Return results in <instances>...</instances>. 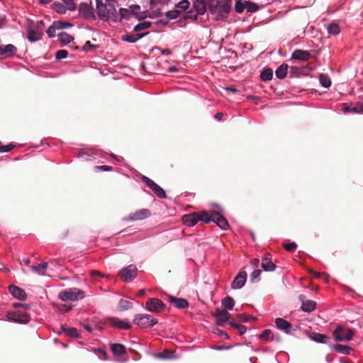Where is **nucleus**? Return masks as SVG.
<instances>
[{
  "instance_id": "f257e3e1",
  "label": "nucleus",
  "mask_w": 363,
  "mask_h": 363,
  "mask_svg": "<svg viewBox=\"0 0 363 363\" xmlns=\"http://www.w3.org/2000/svg\"><path fill=\"white\" fill-rule=\"evenodd\" d=\"M58 296L62 301H74L82 299L84 292L77 288H70L62 291Z\"/></svg>"
},
{
  "instance_id": "f03ea898",
  "label": "nucleus",
  "mask_w": 363,
  "mask_h": 363,
  "mask_svg": "<svg viewBox=\"0 0 363 363\" xmlns=\"http://www.w3.org/2000/svg\"><path fill=\"white\" fill-rule=\"evenodd\" d=\"M133 323L141 328H147L153 327L158 321L151 315L139 313L135 315Z\"/></svg>"
},
{
  "instance_id": "7ed1b4c3",
  "label": "nucleus",
  "mask_w": 363,
  "mask_h": 363,
  "mask_svg": "<svg viewBox=\"0 0 363 363\" xmlns=\"http://www.w3.org/2000/svg\"><path fill=\"white\" fill-rule=\"evenodd\" d=\"M138 274V269L135 265L130 264L121 269L119 273L121 279L125 282L133 280Z\"/></svg>"
},
{
  "instance_id": "20e7f679",
  "label": "nucleus",
  "mask_w": 363,
  "mask_h": 363,
  "mask_svg": "<svg viewBox=\"0 0 363 363\" xmlns=\"http://www.w3.org/2000/svg\"><path fill=\"white\" fill-rule=\"evenodd\" d=\"M353 332L351 330H345L341 326L337 327L333 331V335L337 342L350 341L353 337Z\"/></svg>"
},
{
  "instance_id": "39448f33",
  "label": "nucleus",
  "mask_w": 363,
  "mask_h": 363,
  "mask_svg": "<svg viewBox=\"0 0 363 363\" xmlns=\"http://www.w3.org/2000/svg\"><path fill=\"white\" fill-rule=\"evenodd\" d=\"M79 12L80 15L86 20H96L94 9L90 4L86 2L81 3L79 7Z\"/></svg>"
},
{
  "instance_id": "423d86ee",
  "label": "nucleus",
  "mask_w": 363,
  "mask_h": 363,
  "mask_svg": "<svg viewBox=\"0 0 363 363\" xmlns=\"http://www.w3.org/2000/svg\"><path fill=\"white\" fill-rule=\"evenodd\" d=\"M142 180L147 184V186L151 189L155 195L160 198L164 199L166 198V194L164 189L160 187L158 184H157L154 181L150 179L146 176H142Z\"/></svg>"
},
{
  "instance_id": "0eeeda50",
  "label": "nucleus",
  "mask_w": 363,
  "mask_h": 363,
  "mask_svg": "<svg viewBox=\"0 0 363 363\" xmlns=\"http://www.w3.org/2000/svg\"><path fill=\"white\" fill-rule=\"evenodd\" d=\"M107 3V21L111 19L113 22H120L119 12L116 9V0H106Z\"/></svg>"
},
{
  "instance_id": "6e6552de",
  "label": "nucleus",
  "mask_w": 363,
  "mask_h": 363,
  "mask_svg": "<svg viewBox=\"0 0 363 363\" xmlns=\"http://www.w3.org/2000/svg\"><path fill=\"white\" fill-rule=\"evenodd\" d=\"M164 303L155 298L149 299L145 304V309L152 313H160L164 310Z\"/></svg>"
},
{
  "instance_id": "1a4fd4ad",
  "label": "nucleus",
  "mask_w": 363,
  "mask_h": 363,
  "mask_svg": "<svg viewBox=\"0 0 363 363\" xmlns=\"http://www.w3.org/2000/svg\"><path fill=\"white\" fill-rule=\"evenodd\" d=\"M151 215L150 210L147 208L140 209L135 213L130 214L128 216L123 218L125 221H135V220H142L145 218H147Z\"/></svg>"
},
{
  "instance_id": "9d476101",
  "label": "nucleus",
  "mask_w": 363,
  "mask_h": 363,
  "mask_svg": "<svg viewBox=\"0 0 363 363\" xmlns=\"http://www.w3.org/2000/svg\"><path fill=\"white\" fill-rule=\"evenodd\" d=\"M8 319L18 323H27L30 321V315L26 312L16 311L7 314Z\"/></svg>"
},
{
  "instance_id": "9b49d317",
  "label": "nucleus",
  "mask_w": 363,
  "mask_h": 363,
  "mask_svg": "<svg viewBox=\"0 0 363 363\" xmlns=\"http://www.w3.org/2000/svg\"><path fill=\"white\" fill-rule=\"evenodd\" d=\"M231 9L228 2L218 3L217 5L211 9V11L216 13L219 18H223L230 12Z\"/></svg>"
},
{
  "instance_id": "f8f14e48",
  "label": "nucleus",
  "mask_w": 363,
  "mask_h": 363,
  "mask_svg": "<svg viewBox=\"0 0 363 363\" xmlns=\"http://www.w3.org/2000/svg\"><path fill=\"white\" fill-rule=\"evenodd\" d=\"M213 315L216 317V325L223 326L229 320L230 315L225 309H217Z\"/></svg>"
},
{
  "instance_id": "ddd939ff",
  "label": "nucleus",
  "mask_w": 363,
  "mask_h": 363,
  "mask_svg": "<svg viewBox=\"0 0 363 363\" xmlns=\"http://www.w3.org/2000/svg\"><path fill=\"white\" fill-rule=\"evenodd\" d=\"M96 1V13L99 19L107 21V3H104L102 0Z\"/></svg>"
},
{
  "instance_id": "4468645a",
  "label": "nucleus",
  "mask_w": 363,
  "mask_h": 363,
  "mask_svg": "<svg viewBox=\"0 0 363 363\" xmlns=\"http://www.w3.org/2000/svg\"><path fill=\"white\" fill-rule=\"evenodd\" d=\"M247 273L244 271L239 272L231 283L233 289H240L245 284Z\"/></svg>"
},
{
  "instance_id": "2eb2a0df",
  "label": "nucleus",
  "mask_w": 363,
  "mask_h": 363,
  "mask_svg": "<svg viewBox=\"0 0 363 363\" xmlns=\"http://www.w3.org/2000/svg\"><path fill=\"white\" fill-rule=\"evenodd\" d=\"M261 267L265 272H273L276 269V265L272 262V255L266 253L262 259Z\"/></svg>"
},
{
  "instance_id": "dca6fc26",
  "label": "nucleus",
  "mask_w": 363,
  "mask_h": 363,
  "mask_svg": "<svg viewBox=\"0 0 363 363\" xmlns=\"http://www.w3.org/2000/svg\"><path fill=\"white\" fill-rule=\"evenodd\" d=\"M213 222L222 230H227L229 227L227 220L218 212H213Z\"/></svg>"
},
{
  "instance_id": "f3484780",
  "label": "nucleus",
  "mask_w": 363,
  "mask_h": 363,
  "mask_svg": "<svg viewBox=\"0 0 363 363\" xmlns=\"http://www.w3.org/2000/svg\"><path fill=\"white\" fill-rule=\"evenodd\" d=\"M311 55V52L308 50L296 49L292 52L291 59L306 62L310 59Z\"/></svg>"
},
{
  "instance_id": "a211bd4d",
  "label": "nucleus",
  "mask_w": 363,
  "mask_h": 363,
  "mask_svg": "<svg viewBox=\"0 0 363 363\" xmlns=\"http://www.w3.org/2000/svg\"><path fill=\"white\" fill-rule=\"evenodd\" d=\"M109 323L112 326L119 329L128 330L131 328V324L129 322L118 318H109Z\"/></svg>"
},
{
  "instance_id": "6ab92c4d",
  "label": "nucleus",
  "mask_w": 363,
  "mask_h": 363,
  "mask_svg": "<svg viewBox=\"0 0 363 363\" xmlns=\"http://www.w3.org/2000/svg\"><path fill=\"white\" fill-rule=\"evenodd\" d=\"M9 291L13 297L18 298V300L24 301L26 299V294L25 291L16 286H9Z\"/></svg>"
},
{
  "instance_id": "aec40b11",
  "label": "nucleus",
  "mask_w": 363,
  "mask_h": 363,
  "mask_svg": "<svg viewBox=\"0 0 363 363\" xmlns=\"http://www.w3.org/2000/svg\"><path fill=\"white\" fill-rule=\"evenodd\" d=\"M275 324L279 330L289 334L291 329V324L284 318H278L275 320Z\"/></svg>"
},
{
  "instance_id": "412c9836",
  "label": "nucleus",
  "mask_w": 363,
  "mask_h": 363,
  "mask_svg": "<svg viewBox=\"0 0 363 363\" xmlns=\"http://www.w3.org/2000/svg\"><path fill=\"white\" fill-rule=\"evenodd\" d=\"M182 221L184 225L188 227H192L195 225L199 221L198 213H191L184 215L182 218Z\"/></svg>"
},
{
  "instance_id": "4be33fe9",
  "label": "nucleus",
  "mask_w": 363,
  "mask_h": 363,
  "mask_svg": "<svg viewBox=\"0 0 363 363\" xmlns=\"http://www.w3.org/2000/svg\"><path fill=\"white\" fill-rule=\"evenodd\" d=\"M147 34V33L125 34L121 36V40L125 42L133 43L138 41Z\"/></svg>"
},
{
  "instance_id": "5701e85b",
  "label": "nucleus",
  "mask_w": 363,
  "mask_h": 363,
  "mask_svg": "<svg viewBox=\"0 0 363 363\" xmlns=\"http://www.w3.org/2000/svg\"><path fill=\"white\" fill-rule=\"evenodd\" d=\"M169 301L176 308H179V309L186 308L189 306L188 301L184 298L169 296Z\"/></svg>"
},
{
  "instance_id": "b1692460",
  "label": "nucleus",
  "mask_w": 363,
  "mask_h": 363,
  "mask_svg": "<svg viewBox=\"0 0 363 363\" xmlns=\"http://www.w3.org/2000/svg\"><path fill=\"white\" fill-rule=\"evenodd\" d=\"M16 51V48L11 44L0 45V54L5 55L6 57H10L13 55Z\"/></svg>"
},
{
  "instance_id": "393cba45",
  "label": "nucleus",
  "mask_w": 363,
  "mask_h": 363,
  "mask_svg": "<svg viewBox=\"0 0 363 363\" xmlns=\"http://www.w3.org/2000/svg\"><path fill=\"white\" fill-rule=\"evenodd\" d=\"M193 6L197 14L202 15L206 12L205 0H194Z\"/></svg>"
},
{
  "instance_id": "a878e982",
  "label": "nucleus",
  "mask_w": 363,
  "mask_h": 363,
  "mask_svg": "<svg viewBox=\"0 0 363 363\" xmlns=\"http://www.w3.org/2000/svg\"><path fill=\"white\" fill-rule=\"evenodd\" d=\"M111 352L117 356L123 355L126 352L125 347L123 345L114 343L111 345Z\"/></svg>"
},
{
  "instance_id": "bb28decb",
  "label": "nucleus",
  "mask_w": 363,
  "mask_h": 363,
  "mask_svg": "<svg viewBox=\"0 0 363 363\" xmlns=\"http://www.w3.org/2000/svg\"><path fill=\"white\" fill-rule=\"evenodd\" d=\"M316 303L312 300H307L303 301L301 305V310L304 312L310 313L315 309Z\"/></svg>"
},
{
  "instance_id": "cd10ccee",
  "label": "nucleus",
  "mask_w": 363,
  "mask_h": 363,
  "mask_svg": "<svg viewBox=\"0 0 363 363\" xmlns=\"http://www.w3.org/2000/svg\"><path fill=\"white\" fill-rule=\"evenodd\" d=\"M43 35V33L40 31L34 30L31 28H29L28 30V39L30 42H36L41 39Z\"/></svg>"
},
{
  "instance_id": "c85d7f7f",
  "label": "nucleus",
  "mask_w": 363,
  "mask_h": 363,
  "mask_svg": "<svg viewBox=\"0 0 363 363\" xmlns=\"http://www.w3.org/2000/svg\"><path fill=\"white\" fill-rule=\"evenodd\" d=\"M288 71V65L286 64H282L279 66L275 71L276 77L278 79H282L286 77Z\"/></svg>"
},
{
  "instance_id": "c756f323",
  "label": "nucleus",
  "mask_w": 363,
  "mask_h": 363,
  "mask_svg": "<svg viewBox=\"0 0 363 363\" xmlns=\"http://www.w3.org/2000/svg\"><path fill=\"white\" fill-rule=\"evenodd\" d=\"M345 111L363 114V99L362 100H360L354 107H352V108H350L349 106L345 107Z\"/></svg>"
},
{
  "instance_id": "7c9ffc66",
  "label": "nucleus",
  "mask_w": 363,
  "mask_h": 363,
  "mask_svg": "<svg viewBox=\"0 0 363 363\" xmlns=\"http://www.w3.org/2000/svg\"><path fill=\"white\" fill-rule=\"evenodd\" d=\"M61 332H63L67 336L72 337H78L79 336V333L75 328H67L64 325H62Z\"/></svg>"
},
{
  "instance_id": "2f4dec72",
  "label": "nucleus",
  "mask_w": 363,
  "mask_h": 363,
  "mask_svg": "<svg viewBox=\"0 0 363 363\" xmlns=\"http://www.w3.org/2000/svg\"><path fill=\"white\" fill-rule=\"evenodd\" d=\"M52 8L57 13L60 14H65L67 11H69V9L65 6V4L59 1H55L52 4Z\"/></svg>"
},
{
  "instance_id": "473e14b6",
  "label": "nucleus",
  "mask_w": 363,
  "mask_h": 363,
  "mask_svg": "<svg viewBox=\"0 0 363 363\" xmlns=\"http://www.w3.org/2000/svg\"><path fill=\"white\" fill-rule=\"evenodd\" d=\"M213 212L208 213L206 211H202L199 215V220L203 221L205 223L213 221Z\"/></svg>"
},
{
  "instance_id": "72a5a7b5",
  "label": "nucleus",
  "mask_w": 363,
  "mask_h": 363,
  "mask_svg": "<svg viewBox=\"0 0 363 363\" xmlns=\"http://www.w3.org/2000/svg\"><path fill=\"white\" fill-rule=\"evenodd\" d=\"M311 338L313 341L320 343H326L329 340V337L327 335L320 333H313Z\"/></svg>"
},
{
  "instance_id": "f704fd0d",
  "label": "nucleus",
  "mask_w": 363,
  "mask_h": 363,
  "mask_svg": "<svg viewBox=\"0 0 363 363\" xmlns=\"http://www.w3.org/2000/svg\"><path fill=\"white\" fill-rule=\"evenodd\" d=\"M57 35L60 41L65 45L71 43L74 40V38L71 35L65 32H60Z\"/></svg>"
},
{
  "instance_id": "c9c22d12",
  "label": "nucleus",
  "mask_w": 363,
  "mask_h": 363,
  "mask_svg": "<svg viewBox=\"0 0 363 363\" xmlns=\"http://www.w3.org/2000/svg\"><path fill=\"white\" fill-rule=\"evenodd\" d=\"M48 268V263L43 262L35 266H32L31 269L39 275H45L44 271Z\"/></svg>"
},
{
  "instance_id": "e433bc0d",
  "label": "nucleus",
  "mask_w": 363,
  "mask_h": 363,
  "mask_svg": "<svg viewBox=\"0 0 363 363\" xmlns=\"http://www.w3.org/2000/svg\"><path fill=\"white\" fill-rule=\"evenodd\" d=\"M273 71L270 68L264 69L262 71L260 78L262 81L267 82L272 79Z\"/></svg>"
},
{
  "instance_id": "4c0bfd02",
  "label": "nucleus",
  "mask_w": 363,
  "mask_h": 363,
  "mask_svg": "<svg viewBox=\"0 0 363 363\" xmlns=\"http://www.w3.org/2000/svg\"><path fill=\"white\" fill-rule=\"evenodd\" d=\"M118 17L120 18L121 22L122 19H129L134 16L132 15L128 8H121L119 9Z\"/></svg>"
},
{
  "instance_id": "58836bf2",
  "label": "nucleus",
  "mask_w": 363,
  "mask_h": 363,
  "mask_svg": "<svg viewBox=\"0 0 363 363\" xmlns=\"http://www.w3.org/2000/svg\"><path fill=\"white\" fill-rule=\"evenodd\" d=\"M319 82L322 86L328 88L331 85V80L330 77L325 74H320L319 75Z\"/></svg>"
},
{
  "instance_id": "ea45409f",
  "label": "nucleus",
  "mask_w": 363,
  "mask_h": 363,
  "mask_svg": "<svg viewBox=\"0 0 363 363\" xmlns=\"http://www.w3.org/2000/svg\"><path fill=\"white\" fill-rule=\"evenodd\" d=\"M222 305L226 308V309H228V310H231L233 308L234 306H235V301L233 300V298H231L230 296H226L225 297L222 301Z\"/></svg>"
},
{
  "instance_id": "a19ab883",
  "label": "nucleus",
  "mask_w": 363,
  "mask_h": 363,
  "mask_svg": "<svg viewBox=\"0 0 363 363\" xmlns=\"http://www.w3.org/2000/svg\"><path fill=\"white\" fill-rule=\"evenodd\" d=\"M327 31L331 35H337L340 32V28L337 23H331L328 26Z\"/></svg>"
},
{
  "instance_id": "79ce46f5",
  "label": "nucleus",
  "mask_w": 363,
  "mask_h": 363,
  "mask_svg": "<svg viewBox=\"0 0 363 363\" xmlns=\"http://www.w3.org/2000/svg\"><path fill=\"white\" fill-rule=\"evenodd\" d=\"M334 348L337 352H339L345 354H349L352 351V348L350 347L342 345L340 344L335 345Z\"/></svg>"
},
{
  "instance_id": "37998d69",
  "label": "nucleus",
  "mask_w": 363,
  "mask_h": 363,
  "mask_svg": "<svg viewBox=\"0 0 363 363\" xmlns=\"http://www.w3.org/2000/svg\"><path fill=\"white\" fill-rule=\"evenodd\" d=\"M155 357L162 359H169L174 358V353L168 350H164L162 352L155 354Z\"/></svg>"
},
{
  "instance_id": "c03bdc74",
  "label": "nucleus",
  "mask_w": 363,
  "mask_h": 363,
  "mask_svg": "<svg viewBox=\"0 0 363 363\" xmlns=\"http://www.w3.org/2000/svg\"><path fill=\"white\" fill-rule=\"evenodd\" d=\"M151 23L149 21H143L141 23H138L135 26L133 30L135 32H138L143 30L147 29L150 27Z\"/></svg>"
},
{
  "instance_id": "a18cd8bd",
  "label": "nucleus",
  "mask_w": 363,
  "mask_h": 363,
  "mask_svg": "<svg viewBox=\"0 0 363 363\" xmlns=\"http://www.w3.org/2000/svg\"><path fill=\"white\" fill-rule=\"evenodd\" d=\"M189 5L190 3L188 0H182L176 5V7L180 12H183L189 9Z\"/></svg>"
},
{
  "instance_id": "49530a36",
  "label": "nucleus",
  "mask_w": 363,
  "mask_h": 363,
  "mask_svg": "<svg viewBox=\"0 0 363 363\" xmlns=\"http://www.w3.org/2000/svg\"><path fill=\"white\" fill-rule=\"evenodd\" d=\"M55 23L56 26L55 28H57V30L66 29L72 26V23L66 21H55Z\"/></svg>"
},
{
  "instance_id": "de8ad7c7",
  "label": "nucleus",
  "mask_w": 363,
  "mask_h": 363,
  "mask_svg": "<svg viewBox=\"0 0 363 363\" xmlns=\"http://www.w3.org/2000/svg\"><path fill=\"white\" fill-rule=\"evenodd\" d=\"M120 310H128L132 307V303L128 300L121 299L118 304Z\"/></svg>"
},
{
  "instance_id": "09e8293b",
  "label": "nucleus",
  "mask_w": 363,
  "mask_h": 363,
  "mask_svg": "<svg viewBox=\"0 0 363 363\" xmlns=\"http://www.w3.org/2000/svg\"><path fill=\"white\" fill-rule=\"evenodd\" d=\"M62 4H65L69 9V11H74L77 9V4L74 3V0H61Z\"/></svg>"
},
{
  "instance_id": "8fccbe9b",
  "label": "nucleus",
  "mask_w": 363,
  "mask_h": 363,
  "mask_svg": "<svg viewBox=\"0 0 363 363\" xmlns=\"http://www.w3.org/2000/svg\"><path fill=\"white\" fill-rule=\"evenodd\" d=\"M245 9H247V12L255 13L258 10L259 7L255 3L246 1Z\"/></svg>"
},
{
  "instance_id": "3c124183",
  "label": "nucleus",
  "mask_w": 363,
  "mask_h": 363,
  "mask_svg": "<svg viewBox=\"0 0 363 363\" xmlns=\"http://www.w3.org/2000/svg\"><path fill=\"white\" fill-rule=\"evenodd\" d=\"M55 21L52 23V26H50L46 30V33L48 35L50 38H53L56 35V30H57V28H55Z\"/></svg>"
},
{
  "instance_id": "603ef678",
  "label": "nucleus",
  "mask_w": 363,
  "mask_h": 363,
  "mask_svg": "<svg viewBox=\"0 0 363 363\" xmlns=\"http://www.w3.org/2000/svg\"><path fill=\"white\" fill-rule=\"evenodd\" d=\"M129 10L134 17H136L140 10V6L137 4H132L129 6Z\"/></svg>"
},
{
  "instance_id": "864d4df0",
  "label": "nucleus",
  "mask_w": 363,
  "mask_h": 363,
  "mask_svg": "<svg viewBox=\"0 0 363 363\" xmlns=\"http://www.w3.org/2000/svg\"><path fill=\"white\" fill-rule=\"evenodd\" d=\"M68 52L66 50H60L56 52L55 57L57 60H62L67 57Z\"/></svg>"
},
{
  "instance_id": "5fc2aeb1",
  "label": "nucleus",
  "mask_w": 363,
  "mask_h": 363,
  "mask_svg": "<svg viewBox=\"0 0 363 363\" xmlns=\"http://www.w3.org/2000/svg\"><path fill=\"white\" fill-rule=\"evenodd\" d=\"M245 6H246V3L244 4L241 1H236L235 5V10L237 13H241L245 10Z\"/></svg>"
},
{
  "instance_id": "6e6d98bb",
  "label": "nucleus",
  "mask_w": 363,
  "mask_h": 363,
  "mask_svg": "<svg viewBox=\"0 0 363 363\" xmlns=\"http://www.w3.org/2000/svg\"><path fill=\"white\" fill-rule=\"evenodd\" d=\"M14 147V145L12 144H9L8 145H2L0 142V152H8L11 151Z\"/></svg>"
},
{
  "instance_id": "4d7b16f0",
  "label": "nucleus",
  "mask_w": 363,
  "mask_h": 363,
  "mask_svg": "<svg viewBox=\"0 0 363 363\" xmlns=\"http://www.w3.org/2000/svg\"><path fill=\"white\" fill-rule=\"evenodd\" d=\"M296 247H297V245H296V242H294L286 243L284 245L285 250L289 252H292V251L295 250Z\"/></svg>"
},
{
  "instance_id": "13d9d810",
  "label": "nucleus",
  "mask_w": 363,
  "mask_h": 363,
  "mask_svg": "<svg viewBox=\"0 0 363 363\" xmlns=\"http://www.w3.org/2000/svg\"><path fill=\"white\" fill-rule=\"evenodd\" d=\"M271 334V330H264V331H262V333L259 335V338L261 340H268L270 339L269 337V335Z\"/></svg>"
},
{
  "instance_id": "bf43d9fd",
  "label": "nucleus",
  "mask_w": 363,
  "mask_h": 363,
  "mask_svg": "<svg viewBox=\"0 0 363 363\" xmlns=\"http://www.w3.org/2000/svg\"><path fill=\"white\" fill-rule=\"evenodd\" d=\"M214 333H217L220 337H223V338H224L225 340L229 339L228 335L227 334V333H225L223 330H220L219 329H216L214 330Z\"/></svg>"
},
{
  "instance_id": "052dcab7",
  "label": "nucleus",
  "mask_w": 363,
  "mask_h": 363,
  "mask_svg": "<svg viewBox=\"0 0 363 363\" xmlns=\"http://www.w3.org/2000/svg\"><path fill=\"white\" fill-rule=\"evenodd\" d=\"M94 45H92L89 41H86L84 45L82 50L85 52L89 51Z\"/></svg>"
},
{
  "instance_id": "680f3d73",
  "label": "nucleus",
  "mask_w": 363,
  "mask_h": 363,
  "mask_svg": "<svg viewBox=\"0 0 363 363\" xmlns=\"http://www.w3.org/2000/svg\"><path fill=\"white\" fill-rule=\"evenodd\" d=\"M260 274H261V270H259V269H255L252 272V274L250 275L251 279H255L259 278Z\"/></svg>"
},
{
  "instance_id": "e2e57ef3",
  "label": "nucleus",
  "mask_w": 363,
  "mask_h": 363,
  "mask_svg": "<svg viewBox=\"0 0 363 363\" xmlns=\"http://www.w3.org/2000/svg\"><path fill=\"white\" fill-rule=\"evenodd\" d=\"M237 330L240 335H243L246 333L247 328L245 325L240 324L238 325Z\"/></svg>"
},
{
  "instance_id": "0e129e2a",
  "label": "nucleus",
  "mask_w": 363,
  "mask_h": 363,
  "mask_svg": "<svg viewBox=\"0 0 363 363\" xmlns=\"http://www.w3.org/2000/svg\"><path fill=\"white\" fill-rule=\"evenodd\" d=\"M96 168L104 170V171H108V172L112 170V167L110 166H107V165L97 166V167H96Z\"/></svg>"
},
{
  "instance_id": "69168bd1",
  "label": "nucleus",
  "mask_w": 363,
  "mask_h": 363,
  "mask_svg": "<svg viewBox=\"0 0 363 363\" xmlns=\"http://www.w3.org/2000/svg\"><path fill=\"white\" fill-rule=\"evenodd\" d=\"M90 274L93 278L95 277H104V275H102L99 271H91Z\"/></svg>"
},
{
  "instance_id": "338daca9",
  "label": "nucleus",
  "mask_w": 363,
  "mask_h": 363,
  "mask_svg": "<svg viewBox=\"0 0 363 363\" xmlns=\"http://www.w3.org/2000/svg\"><path fill=\"white\" fill-rule=\"evenodd\" d=\"M211 348L215 350H223L230 348V346H216V347H213Z\"/></svg>"
},
{
  "instance_id": "774afa93",
  "label": "nucleus",
  "mask_w": 363,
  "mask_h": 363,
  "mask_svg": "<svg viewBox=\"0 0 363 363\" xmlns=\"http://www.w3.org/2000/svg\"><path fill=\"white\" fill-rule=\"evenodd\" d=\"M83 327L86 330H87L89 333H91L93 331L92 327L87 323H84Z\"/></svg>"
}]
</instances>
